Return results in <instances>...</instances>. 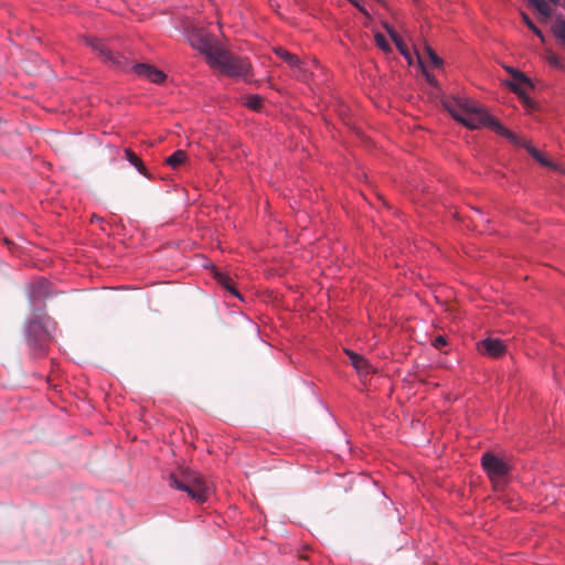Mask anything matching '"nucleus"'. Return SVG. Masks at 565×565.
I'll return each mask as SVG.
<instances>
[{"label": "nucleus", "mask_w": 565, "mask_h": 565, "mask_svg": "<svg viewBox=\"0 0 565 565\" xmlns=\"http://www.w3.org/2000/svg\"><path fill=\"white\" fill-rule=\"evenodd\" d=\"M522 19L524 23L532 30L542 41H544V36L542 32L535 26V24L531 21V19L526 14H522Z\"/></svg>", "instance_id": "21"}, {"label": "nucleus", "mask_w": 565, "mask_h": 565, "mask_svg": "<svg viewBox=\"0 0 565 565\" xmlns=\"http://www.w3.org/2000/svg\"><path fill=\"white\" fill-rule=\"evenodd\" d=\"M212 67H218L226 75L243 79H247L250 73V64L247 58L233 56L226 51L221 54Z\"/></svg>", "instance_id": "3"}, {"label": "nucleus", "mask_w": 565, "mask_h": 565, "mask_svg": "<svg viewBox=\"0 0 565 565\" xmlns=\"http://www.w3.org/2000/svg\"><path fill=\"white\" fill-rule=\"evenodd\" d=\"M191 44L194 49L203 53L211 66L215 65L221 54L224 52L218 46L216 40L210 34H196L191 39Z\"/></svg>", "instance_id": "4"}, {"label": "nucleus", "mask_w": 565, "mask_h": 565, "mask_svg": "<svg viewBox=\"0 0 565 565\" xmlns=\"http://www.w3.org/2000/svg\"><path fill=\"white\" fill-rule=\"evenodd\" d=\"M275 53L277 56L282 58L290 67L295 68L298 72V77L306 78V74L302 72V63L295 54H291L290 52L286 51L282 47L275 49Z\"/></svg>", "instance_id": "9"}, {"label": "nucleus", "mask_w": 565, "mask_h": 565, "mask_svg": "<svg viewBox=\"0 0 565 565\" xmlns=\"http://www.w3.org/2000/svg\"><path fill=\"white\" fill-rule=\"evenodd\" d=\"M39 287H40L41 289H42V288L44 289V287H45V281H40V282H39Z\"/></svg>", "instance_id": "30"}, {"label": "nucleus", "mask_w": 565, "mask_h": 565, "mask_svg": "<svg viewBox=\"0 0 565 565\" xmlns=\"http://www.w3.org/2000/svg\"><path fill=\"white\" fill-rule=\"evenodd\" d=\"M548 61H550V63L555 64V65H557V63H558L557 57L555 55L550 56Z\"/></svg>", "instance_id": "28"}, {"label": "nucleus", "mask_w": 565, "mask_h": 565, "mask_svg": "<svg viewBox=\"0 0 565 565\" xmlns=\"http://www.w3.org/2000/svg\"><path fill=\"white\" fill-rule=\"evenodd\" d=\"M186 160V152L183 150L174 151L169 158H167L166 162L171 168H177L184 163Z\"/></svg>", "instance_id": "15"}, {"label": "nucleus", "mask_w": 565, "mask_h": 565, "mask_svg": "<svg viewBox=\"0 0 565 565\" xmlns=\"http://www.w3.org/2000/svg\"><path fill=\"white\" fill-rule=\"evenodd\" d=\"M425 75H426V78L428 82H430V83L434 82V77L431 75H429L427 72H425Z\"/></svg>", "instance_id": "29"}, {"label": "nucleus", "mask_w": 565, "mask_h": 565, "mask_svg": "<svg viewBox=\"0 0 565 565\" xmlns=\"http://www.w3.org/2000/svg\"><path fill=\"white\" fill-rule=\"evenodd\" d=\"M555 34L565 42V21H559L554 28Z\"/></svg>", "instance_id": "22"}, {"label": "nucleus", "mask_w": 565, "mask_h": 565, "mask_svg": "<svg viewBox=\"0 0 565 565\" xmlns=\"http://www.w3.org/2000/svg\"><path fill=\"white\" fill-rule=\"evenodd\" d=\"M385 29L390 36L392 38V40L394 41V43L396 44V47L398 49L399 53L411 63L412 56L407 45L401 40L398 34L392 28L385 25Z\"/></svg>", "instance_id": "11"}, {"label": "nucleus", "mask_w": 565, "mask_h": 565, "mask_svg": "<svg viewBox=\"0 0 565 565\" xmlns=\"http://www.w3.org/2000/svg\"><path fill=\"white\" fill-rule=\"evenodd\" d=\"M243 104L253 110H260L263 98L258 95H248L244 97Z\"/></svg>", "instance_id": "16"}, {"label": "nucleus", "mask_w": 565, "mask_h": 565, "mask_svg": "<svg viewBox=\"0 0 565 565\" xmlns=\"http://www.w3.org/2000/svg\"><path fill=\"white\" fill-rule=\"evenodd\" d=\"M425 54L429 58L430 64L434 67H440L443 65L441 58L434 52V50L429 46H425Z\"/></svg>", "instance_id": "19"}, {"label": "nucleus", "mask_w": 565, "mask_h": 565, "mask_svg": "<svg viewBox=\"0 0 565 565\" xmlns=\"http://www.w3.org/2000/svg\"><path fill=\"white\" fill-rule=\"evenodd\" d=\"M507 71L512 75L515 83L510 84L514 92H519V87L522 85H530L529 78L520 71L512 67H507Z\"/></svg>", "instance_id": "12"}, {"label": "nucleus", "mask_w": 565, "mask_h": 565, "mask_svg": "<svg viewBox=\"0 0 565 565\" xmlns=\"http://www.w3.org/2000/svg\"><path fill=\"white\" fill-rule=\"evenodd\" d=\"M362 13L367 14L366 9L358 1L353 0L351 1Z\"/></svg>", "instance_id": "26"}, {"label": "nucleus", "mask_w": 565, "mask_h": 565, "mask_svg": "<svg viewBox=\"0 0 565 565\" xmlns=\"http://www.w3.org/2000/svg\"><path fill=\"white\" fill-rule=\"evenodd\" d=\"M374 38H375V42H376L377 46L381 50H383L384 52H387L391 50L390 44L383 34L376 33Z\"/></svg>", "instance_id": "20"}, {"label": "nucleus", "mask_w": 565, "mask_h": 565, "mask_svg": "<svg viewBox=\"0 0 565 565\" xmlns=\"http://www.w3.org/2000/svg\"><path fill=\"white\" fill-rule=\"evenodd\" d=\"M481 463L492 482L501 481L510 471V466L500 457L486 452L481 458Z\"/></svg>", "instance_id": "5"}, {"label": "nucleus", "mask_w": 565, "mask_h": 565, "mask_svg": "<svg viewBox=\"0 0 565 565\" xmlns=\"http://www.w3.org/2000/svg\"><path fill=\"white\" fill-rule=\"evenodd\" d=\"M530 3L539 11L544 18H550L552 14V7L546 0H529Z\"/></svg>", "instance_id": "14"}, {"label": "nucleus", "mask_w": 565, "mask_h": 565, "mask_svg": "<svg viewBox=\"0 0 565 565\" xmlns=\"http://www.w3.org/2000/svg\"><path fill=\"white\" fill-rule=\"evenodd\" d=\"M345 353L349 356L351 364L358 371L359 374L367 375L372 372L370 363L362 355L351 350H345Z\"/></svg>", "instance_id": "10"}, {"label": "nucleus", "mask_w": 565, "mask_h": 565, "mask_svg": "<svg viewBox=\"0 0 565 565\" xmlns=\"http://www.w3.org/2000/svg\"><path fill=\"white\" fill-rule=\"evenodd\" d=\"M362 13L367 14L366 9L358 1L353 0L351 1Z\"/></svg>", "instance_id": "25"}, {"label": "nucleus", "mask_w": 565, "mask_h": 565, "mask_svg": "<svg viewBox=\"0 0 565 565\" xmlns=\"http://www.w3.org/2000/svg\"><path fill=\"white\" fill-rule=\"evenodd\" d=\"M169 483L172 488L184 491L196 502H205L211 492V487L205 482L202 476L192 470L182 471L180 477L172 473L169 477Z\"/></svg>", "instance_id": "2"}, {"label": "nucleus", "mask_w": 565, "mask_h": 565, "mask_svg": "<svg viewBox=\"0 0 565 565\" xmlns=\"http://www.w3.org/2000/svg\"><path fill=\"white\" fill-rule=\"evenodd\" d=\"M447 341L443 335H438L435 338L433 345L437 349H440L441 347L446 345Z\"/></svg>", "instance_id": "23"}, {"label": "nucleus", "mask_w": 565, "mask_h": 565, "mask_svg": "<svg viewBox=\"0 0 565 565\" xmlns=\"http://www.w3.org/2000/svg\"><path fill=\"white\" fill-rule=\"evenodd\" d=\"M132 70L138 76L156 84H160L166 79V74L162 71L148 64H135Z\"/></svg>", "instance_id": "7"}, {"label": "nucleus", "mask_w": 565, "mask_h": 565, "mask_svg": "<svg viewBox=\"0 0 565 565\" xmlns=\"http://www.w3.org/2000/svg\"><path fill=\"white\" fill-rule=\"evenodd\" d=\"M444 106L451 117L469 129L488 127L497 134L516 141L515 135L504 128L487 109L473 99L463 95L452 96L444 102Z\"/></svg>", "instance_id": "1"}, {"label": "nucleus", "mask_w": 565, "mask_h": 565, "mask_svg": "<svg viewBox=\"0 0 565 565\" xmlns=\"http://www.w3.org/2000/svg\"><path fill=\"white\" fill-rule=\"evenodd\" d=\"M479 351L490 358H499L505 352V345L500 339L488 338L478 345Z\"/></svg>", "instance_id": "8"}, {"label": "nucleus", "mask_w": 565, "mask_h": 565, "mask_svg": "<svg viewBox=\"0 0 565 565\" xmlns=\"http://www.w3.org/2000/svg\"><path fill=\"white\" fill-rule=\"evenodd\" d=\"M216 277V280L218 284H221L224 288H226L232 295L241 298V295L238 294V291L232 286V282H231V279L224 275V274H221V273H217L215 275Z\"/></svg>", "instance_id": "17"}, {"label": "nucleus", "mask_w": 565, "mask_h": 565, "mask_svg": "<svg viewBox=\"0 0 565 565\" xmlns=\"http://www.w3.org/2000/svg\"><path fill=\"white\" fill-rule=\"evenodd\" d=\"M526 150L530 152V154L536 159L542 166L544 167H550V168H553V163L547 159L545 158L540 151H537L535 148H533L532 146H526Z\"/></svg>", "instance_id": "18"}, {"label": "nucleus", "mask_w": 565, "mask_h": 565, "mask_svg": "<svg viewBox=\"0 0 565 565\" xmlns=\"http://www.w3.org/2000/svg\"><path fill=\"white\" fill-rule=\"evenodd\" d=\"M417 55V58L419 61V64L422 65V67L424 68L425 66V61H424V56H422L419 53H416Z\"/></svg>", "instance_id": "27"}, {"label": "nucleus", "mask_w": 565, "mask_h": 565, "mask_svg": "<svg viewBox=\"0 0 565 565\" xmlns=\"http://www.w3.org/2000/svg\"><path fill=\"white\" fill-rule=\"evenodd\" d=\"M89 44L93 47V50L99 54L104 62H109L113 65L120 68L125 67V63L121 61V56L115 55L103 41L92 40Z\"/></svg>", "instance_id": "6"}, {"label": "nucleus", "mask_w": 565, "mask_h": 565, "mask_svg": "<svg viewBox=\"0 0 565 565\" xmlns=\"http://www.w3.org/2000/svg\"><path fill=\"white\" fill-rule=\"evenodd\" d=\"M39 327H40V326H39V323H38V322L32 321V322H30V323H29V326H28V332H29V333H32V332H34Z\"/></svg>", "instance_id": "24"}, {"label": "nucleus", "mask_w": 565, "mask_h": 565, "mask_svg": "<svg viewBox=\"0 0 565 565\" xmlns=\"http://www.w3.org/2000/svg\"><path fill=\"white\" fill-rule=\"evenodd\" d=\"M125 157L129 161V163L137 169L139 173L147 175L146 168L141 159L136 153H134L130 149H125Z\"/></svg>", "instance_id": "13"}]
</instances>
